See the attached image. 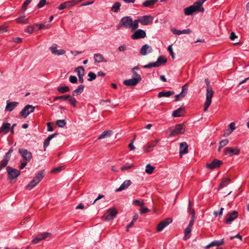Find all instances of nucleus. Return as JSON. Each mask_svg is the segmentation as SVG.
I'll return each instance as SVG.
<instances>
[{
    "mask_svg": "<svg viewBox=\"0 0 249 249\" xmlns=\"http://www.w3.org/2000/svg\"><path fill=\"white\" fill-rule=\"evenodd\" d=\"M171 31L173 34L176 35H180L181 34H189L192 33V31L190 29L179 30L175 28H173L171 29Z\"/></svg>",
    "mask_w": 249,
    "mask_h": 249,
    "instance_id": "aec40b11",
    "label": "nucleus"
},
{
    "mask_svg": "<svg viewBox=\"0 0 249 249\" xmlns=\"http://www.w3.org/2000/svg\"><path fill=\"white\" fill-rule=\"evenodd\" d=\"M117 213V211L115 208L109 209L107 211V214L105 215V219L107 221L113 219L115 217Z\"/></svg>",
    "mask_w": 249,
    "mask_h": 249,
    "instance_id": "f3484780",
    "label": "nucleus"
},
{
    "mask_svg": "<svg viewBox=\"0 0 249 249\" xmlns=\"http://www.w3.org/2000/svg\"><path fill=\"white\" fill-rule=\"evenodd\" d=\"M167 50L168 51V52H169L170 55H171L172 58L173 59H174L175 58V55H174V52H173V49H172V45H169L168 47Z\"/></svg>",
    "mask_w": 249,
    "mask_h": 249,
    "instance_id": "13d9d810",
    "label": "nucleus"
},
{
    "mask_svg": "<svg viewBox=\"0 0 249 249\" xmlns=\"http://www.w3.org/2000/svg\"><path fill=\"white\" fill-rule=\"evenodd\" d=\"M158 0H146L142 3V6L144 7H151L158 2Z\"/></svg>",
    "mask_w": 249,
    "mask_h": 249,
    "instance_id": "393cba45",
    "label": "nucleus"
},
{
    "mask_svg": "<svg viewBox=\"0 0 249 249\" xmlns=\"http://www.w3.org/2000/svg\"><path fill=\"white\" fill-rule=\"evenodd\" d=\"M51 235V233L47 232L39 233L33 239L32 243L34 244H37L41 240L50 237Z\"/></svg>",
    "mask_w": 249,
    "mask_h": 249,
    "instance_id": "9b49d317",
    "label": "nucleus"
},
{
    "mask_svg": "<svg viewBox=\"0 0 249 249\" xmlns=\"http://www.w3.org/2000/svg\"><path fill=\"white\" fill-rule=\"evenodd\" d=\"M132 204L136 206L142 207L144 203L142 200L135 199L132 201Z\"/></svg>",
    "mask_w": 249,
    "mask_h": 249,
    "instance_id": "49530a36",
    "label": "nucleus"
},
{
    "mask_svg": "<svg viewBox=\"0 0 249 249\" xmlns=\"http://www.w3.org/2000/svg\"><path fill=\"white\" fill-rule=\"evenodd\" d=\"M71 105H72L73 107H76L77 105V101L73 97H72L71 95H68L67 100Z\"/></svg>",
    "mask_w": 249,
    "mask_h": 249,
    "instance_id": "f704fd0d",
    "label": "nucleus"
},
{
    "mask_svg": "<svg viewBox=\"0 0 249 249\" xmlns=\"http://www.w3.org/2000/svg\"><path fill=\"white\" fill-rule=\"evenodd\" d=\"M35 107L30 105H26L23 109L20 111V114L21 116L25 118H26L31 113L34 111Z\"/></svg>",
    "mask_w": 249,
    "mask_h": 249,
    "instance_id": "9d476101",
    "label": "nucleus"
},
{
    "mask_svg": "<svg viewBox=\"0 0 249 249\" xmlns=\"http://www.w3.org/2000/svg\"><path fill=\"white\" fill-rule=\"evenodd\" d=\"M13 151V149L11 148L5 154L3 157L2 160H7V163H8L10 159V154Z\"/></svg>",
    "mask_w": 249,
    "mask_h": 249,
    "instance_id": "de8ad7c7",
    "label": "nucleus"
},
{
    "mask_svg": "<svg viewBox=\"0 0 249 249\" xmlns=\"http://www.w3.org/2000/svg\"><path fill=\"white\" fill-rule=\"evenodd\" d=\"M56 125L59 127H63L66 124L65 120H58L56 122Z\"/></svg>",
    "mask_w": 249,
    "mask_h": 249,
    "instance_id": "a18cd8bd",
    "label": "nucleus"
},
{
    "mask_svg": "<svg viewBox=\"0 0 249 249\" xmlns=\"http://www.w3.org/2000/svg\"><path fill=\"white\" fill-rule=\"evenodd\" d=\"M84 86L83 85H80L78 86L76 89L72 92L73 96H77L81 94L84 91Z\"/></svg>",
    "mask_w": 249,
    "mask_h": 249,
    "instance_id": "cd10ccee",
    "label": "nucleus"
},
{
    "mask_svg": "<svg viewBox=\"0 0 249 249\" xmlns=\"http://www.w3.org/2000/svg\"><path fill=\"white\" fill-rule=\"evenodd\" d=\"M7 160H2L0 163V171L4 168L5 167L7 164Z\"/></svg>",
    "mask_w": 249,
    "mask_h": 249,
    "instance_id": "603ef678",
    "label": "nucleus"
},
{
    "mask_svg": "<svg viewBox=\"0 0 249 249\" xmlns=\"http://www.w3.org/2000/svg\"><path fill=\"white\" fill-rule=\"evenodd\" d=\"M51 53L55 55H61L65 53L66 51L63 49L58 50L57 49V45L56 44H53L49 48Z\"/></svg>",
    "mask_w": 249,
    "mask_h": 249,
    "instance_id": "2eb2a0df",
    "label": "nucleus"
},
{
    "mask_svg": "<svg viewBox=\"0 0 249 249\" xmlns=\"http://www.w3.org/2000/svg\"><path fill=\"white\" fill-rule=\"evenodd\" d=\"M204 11V8L200 7L199 5L196 4V2L193 5L185 8L184 9V14L186 16L191 15L195 12H203Z\"/></svg>",
    "mask_w": 249,
    "mask_h": 249,
    "instance_id": "7ed1b4c3",
    "label": "nucleus"
},
{
    "mask_svg": "<svg viewBox=\"0 0 249 249\" xmlns=\"http://www.w3.org/2000/svg\"><path fill=\"white\" fill-rule=\"evenodd\" d=\"M183 110V108L182 107H180L178 109L173 111L172 113V116L174 117H178L181 116V113Z\"/></svg>",
    "mask_w": 249,
    "mask_h": 249,
    "instance_id": "4c0bfd02",
    "label": "nucleus"
},
{
    "mask_svg": "<svg viewBox=\"0 0 249 249\" xmlns=\"http://www.w3.org/2000/svg\"><path fill=\"white\" fill-rule=\"evenodd\" d=\"M112 134V132L111 130H106L104 131L98 138V139H103L106 137H109L111 136Z\"/></svg>",
    "mask_w": 249,
    "mask_h": 249,
    "instance_id": "7c9ffc66",
    "label": "nucleus"
},
{
    "mask_svg": "<svg viewBox=\"0 0 249 249\" xmlns=\"http://www.w3.org/2000/svg\"><path fill=\"white\" fill-rule=\"evenodd\" d=\"M16 20L18 23L24 24H27L29 22L28 18H25L22 16H20V17L18 18H17L16 19Z\"/></svg>",
    "mask_w": 249,
    "mask_h": 249,
    "instance_id": "2f4dec72",
    "label": "nucleus"
},
{
    "mask_svg": "<svg viewBox=\"0 0 249 249\" xmlns=\"http://www.w3.org/2000/svg\"><path fill=\"white\" fill-rule=\"evenodd\" d=\"M224 153L226 155H228V156L238 155L240 153V150L237 147L234 148L232 147H226L224 150Z\"/></svg>",
    "mask_w": 249,
    "mask_h": 249,
    "instance_id": "ddd939ff",
    "label": "nucleus"
},
{
    "mask_svg": "<svg viewBox=\"0 0 249 249\" xmlns=\"http://www.w3.org/2000/svg\"><path fill=\"white\" fill-rule=\"evenodd\" d=\"M57 90L61 93L67 92L70 90V88L68 86L59 87Z\"/></svg>",
    "mask_w": 249,
    "mask_h": 249,
    "instance_id": "37998d69",
    "label": "nucleus"
},
{
    "mask_svg": "<svg viewBox=\"0 0 249 249\" xmlns=\"http://www.w3.org/2000/svg\"><path fill=\"white\" fill-rule=\"evenodd\" d=\"M149 211V210L148 208H147L146 207H142L140 210V213L142 214L148 212Z\"/></svg>",
    "mask_w": 249,
    "mask_h": 249,
    "instance_id": "338daca9",
    "label": "nucleus"
},
{
    "mask_svg": "<svg viewBox=\"0 0 249 249\" xmlns=\"http://www.w3.org/2000/svg\"><path fill=\"white\" fill-rule=\"evenodd\" d=\"M18 153L22 157L23 161L30 162L33 158L32 153L27 149L24 148H19Z\"/></svg>",
    "mask_w": 249,
    "mask_h": 249,
    "instance_id": "0eeeda50",
    "label": "nucleus"
},
{
    "mask_svg": "<svg viewBox=\"0 0 249 249\" xmlns=\"http://www.w3.org/2000/svg\"><path fill=\"white\" fill-rule=\"evenodd\" d=\"M145 36V32L142 29H138L132 35L131 38L133 39L137 40L140 38H143Z\"/></svg>",
    "mask_w": 249,
    "mask_h": 249,
    "instance_id": "4468645a",
    "label": "nucleus"
},
{
    "mask_svg": "<svg viewBox=\"0 0 249 249\" xmlns=\"http://www.w3.org/2000/svg\"><path fill=\"white\" fill-rule=\"evenodd\" d=\"M69 81L71 83L75 84L77 82V78L75 76L71 75L69 77Z\"/></svg>",
    "mask_w": 249,
    "mask_h": 249,
    "instance_id": "bf43d9fd",
    "label": "nucleus"
},
{
    "mask_svg": "<svg viewBox=\"0 0 249 249\" xmlns=\"http://www.w3.org/2000/svg\"><path fill=\"white\" fill-rule=\"evenodd\" d=\"M222 161L216 159L213 160L212 162L208 163L206 165L207 168L210 169H213L219 167L222 164Z\"/></svg>",
    "mask_w": 249,
    "mask_h": 249,
    "instance_id": "dca6fc26",
    "label": "nucleus"
},
{
    "mask_svg": "<svg viewBox=\"0 0 249 249\" xmlns=\"http://www.w3.org/2000/svg\"><path fill=\"white\" fill-rule=\"evenodd\" d=\"M7 31L6 27L5 25L0 26V34Z\"/></svg>",
    "mask_w": 249,
    "mask_h": 249,
    "instance_id": "774afa93",
    "label": "nucleus"
},
{
    "mask_svg": "<svg viewBox=\"0 0 249 249\" xmlns=\"http://www.w3.org/2000/svg\"><path fill=\"white\" fill-rule=\"evenodd\" d=\"M144 68L148 69V68H151L152 67H158V66H157L156 63L155 62H151L150 63L147 65H145L143 66Z\"/></svg>",
    "mask_w": 249,
    "mask_h": 249,
    "instance_id": "864d4df0",
    "label": "nucleus"
},
{
    "mask_svg": "<svg viewBox=\"0 0 249 249\" xmlns=\"http://www.w3.org/2000/svg\"><path fill=\"white\" fill-rule=\"evenodd\" d=\"M133 167V164L126 163L125 165H123V166L121 167V170L122 171H124V170H127V169H130V168H131Z\"/></svg>",
    "mask_w": 249,
    "mask_h": 249,
    "instance_id": "3c124183",
    "label": "nucleus"
},
{
    "mask_svg": "<svg viewBox=\"0 0 249 249\" xmlns=\"http://www.w3.org/2000/svg\"><path fill=\"white\" fill-rule=\"evenodd\" d=\"M18 105L17 102H7L5 107V110L7 111H12Z\"/></svg>",
    "mask_w": 249,
    "mask_h": 249,
    "instance_id": "b1692460",
    "label": "nucleus"
},
{
    "mask_svg": "<svg viewBox=\"0 0 249 249\" xmlns=\"http://www.w3.org/2000/svg\"><path fill=\"white\" fill-rule=\"evenodd\" d=\"M224 210V208H221L220 210V211L219 212H217L216 211H214L213 212V215L215 216H219V217H221L222 215V213H223V211Z\"/></svg>",
    "mask_w": 249,
    "mask_h": 249,
    "instance_id": "052dcab7",
    "label": "nucleus"
},
{
    "mask_svg": "<svg viewBox=\"0 0 249 249\" xmlns=\"http://www.w3.org/2000/svg\"><path fill=\"white\" fill-rule=\"evenodd\" d=\"M32 0H26L23 3L22 8L25 10L27 8L28 5L31 2Z\"/></svg>",
    "mask_w": 249,
    "mask_h": 249,
    "instance_id": "4d7b16f0",
    "label": "nucleus"
},
{
    "mask_svg": "<svg viewBox=\"0 0 249 249\" xmlns=\"http://www.w3.org/2000/svg\"><path fill=\"white\" fill-rule=\"evenodd\" d=\"M213 95V91L212 88L208 87L206 89V98L204 104V111L205 112L208 110V107L210 106L212 102V98Z\"/></svg>",
    "mask_w": 249,
    "mask_h": 249,
    "instance_id": "39448f33",
    "label": "nucleus"
},
{
    "mask_svg": "<svg viewBox=\"0 0 249 249\" xmlns=\"http://www.w3.org/2000/svg\"><path fill=\"white\" fill-rule=\"evenodd\" d=\"M167 61V60L165 58H164L163 56H160L157 61L155 62V63L157 64V66L158 67L160 66L163 64H164Z\"/></svg>",
    "mask_w": 249,
    "mask_h": 249,
    "instance_id": "72a5a7b5",
    "label": "nucleus"
},
{
    "mask_svg": "<svg viewBox=\"0 0 249 249\" xmlns=\"http://www.w3.org/2000/svg\"><path fill=\"white\" fill-rule=\"evenodd\" d=\"M8 178L10 180H12L17 178L20 175V171L18 169L13 168L10 166L6 167Z\"/></svg>",
    "mask_w": 249,
    "mask_h": 249,
    "instance_id": "6e6552de",
    "label": "nucleus"
},
{
    "mask_svg": "<svg viewBox=\"0 0 249 249\" xmlns=\"http://www.w3.org/2000/svg\"><path fill=\"white\" fill-rule=\"evenodd\" d=\"M156 146L155 143L148 144L147 146L143 147V150L144 152H149L152 150V148Z\"/></svg>",
    "mask_w": 249,
    "mask_h": 249,
    "instance_id": "c9c22d12",
    "label": "nucleus"
},
{
    "mask_svg": "<svg viewBox=\"0 0 249 249\" xmlns=\"http://www.w3.org/2000/svg\"><path fill=\"white\" fill-rule=\"evenodd\" d=\"M184 96L185 94H182V93L180 92L179 94H177L175 96V101H178L180 98L184 97Z\"/></svg>",
    "mask_w": 249,
    "mask_h": 249,
    "instance_id": "0e129e2a",
    "label": "nucleus"
},
{
    "mask_svg": "<svg viewBox=\"0 0 249 249\" xmlns=\"http://www.w3.org/2000/svg\"><path fill=\"white\" fill-rule=\"evenodd\" d=\"M229 143V141L227 139H224L221 141L219 142L220 148H223L225 146H226Z\"/></svg>",
    "mask_w": 249,
    "mask_h": 249,
    "instance_id": "6e6d98bb",
    "label": "nucleus"
},
{
    "mask_svg": "<svg viewBox=\"0 0 249 249\" xmlns=\"http://www.w3.org/2000/svg\"><path fill=\"white\" fill-rule=\"evenodd\" d=\"M38 26V24H35L34 25L29 26L25 30V32L29 34H32L36 31V26Z\"/></svg>",
    "mask_w": 249,
    "mask_h": 249,
    "instance_id": "e433bc0d",
    "label": "nucleus"
},
{
    "mask_svg": "<svg viewBox=\"0 0 249 249\" xmlns=\"http://www.w3.org/2000/svg\"><path fill=\"white\" fill-rule=\"evenodd\" d=\"M94 59L95 62L101 63L102 62H107L106 60H104V58L102 54L100 53H95L94 54Z\"/></svg>",
    "mask_w": 249,
    "mask_h": 249,
    "instance_id": "bb28decb",
    "label": "nucleus"
},
{
    "mask_svg": "<svg viewBox=\"0 0 249 249\" xmlns=\"http://www.w3.org/2000/svg\"><path fill=\"white\" fill-rule=\"evenodd\" d=\"M152 51V49L150 46L147 44H145L142 46L141 49L140 53L142 55H146L148 53H151Z\"/></svg>",
    "mask_w": 249,
    "mask_h": 249,
    "instance_id": "6ab92c4d",
    "label": "nucleus"
},
{
    "mask_svg": "<svg viewBox=\"0 0 249 249\" xmlns=\"http://www.w3.org/2000/svg\"><path fill=\"white\" fill-rule=\"evenodd\" d=\"M154 169L155 167L154 166L148 164L146 166L145 172L148 174H151L153 172Z\"/></svg>",
    "mask_w": 249,
    "mask_h": 249,
    "instance_id": "a19ab883",
    "label": "nucleus"
},
{
    "mask_svg": "<svg viewBox=\"0 0 249 249\" xmlns=\"http://www.w3.org/2000/svg\"><path fill=\"white\" fill-rule=\"evenodd\" d=\"M132 182L130 180H125L121 186L117 189H116V192H120L124 190L127 189L131 184Z\"/></svg>",
    "mask_w": 249,
    "mask_h": 249,
    "instance_id": "5701e85b",
    "label": "nucleus"
},
{
    "mask_svg": "<svg viewBox=\"0 0 249 249\" xmlns=\"http://www.w3.org/2000/svg\"><path fill=\"white\" fill-rule=\"evenodd\" d=\"M123 27L126 29L131 28L133 31L138 28L137 21H133L129 16L124 17L121 19L120 23L117 26L118 29Z\"/></svg>",
    "mask_w": 249,
    "mask_h": 249,
    "instance_id": "f257e3e1",
    "label": "nucleus"
},
{
    "mask_svg": "<svg viewBox=\"0 0 249 249\" xmlns=\"http://www.w3.org/2000/svg\"><path fill=\"white\" fill-rule=\"evenodd\" d=\"M88 76L89 78L88 79V80L91 81L96 78V75L94 72L90 71L88 73Z\"/></svg>",
    "mask_w": 249,
    "mask_h": 249,
    "instance_id": "09e8293b",
    "label": "nucleus"
},
{
    "mask_svg": "<svg viewBox=\"0 0 249 249\" xmlns=\"http://www.w3.org/2000/svg\"><path fill=\"white\" fill-rule=\"evenodd\" d=\"M224 239H222L220 240H214V241H213L212 242H211L208 245L206 246L205 247V249H209L210 248H211V247H214V246L219 247V246H220L221 245H222L224 244Z\"/></svg>",
    "mask_w": 249,
    "mask_h": 249,
    "instance_id": "4be33fe9",
    "label": "nucleus"
},
{
    "mask_svg": "<svg viewBox=\"0 0 249 249\" xmlns=\"http://www.w3.org/2000/svg\"><path fill=\"white\" fill-rule=\"evenodd\" d=\"M44 177V170H41L38 172L33 179L26 186V189L28 190H31L34 188L42 179Z\"/></svg>",
    "mask_w": 249,
    "mask_h": 249,
    "instance_id": "f03ea898",
    "label": "nucleus"
},
{
    "mask_svg": "<svg viewBox=\"0 0 249 249\" xmlns=\"http://www.w3.org/2000/svg\"><path fill=\"white\" fill-rule=\"evenodd\" d=\"M57 133H54L53 134H51L49 135L47 139L44 141V143H43V146L45 149H46V148L49 145L50 141L56 135H57Z\"/></svg>",
    "mask_w": 249,
    "mask_h": 249,
    "instance_id": "c756f323",
    "label": "nucleus"
},
{
    "mask_svg": "<svg viewBox=\"0 0 249 249\" xmlns=\"http://www.w3.org/2000/svg\"><path fill=\"white\" fill-rule=\"evenodd\" d=\"M195 221V212L193 210V215L191 217V220L189 221V223L188 225V227L192 228L193 225H194Z\"/></svg>",
    "mask_w": 249,
    "mask_h": 249,
    "instance_id": "5fc2aeb1",
    "label": "nucleus"
},
{
    "mask_svg": "<svg viewBox=\"0 0 249 249\" xmlns=\"http://www.w3.org/2000/svg\"><path fill=\"white\" fill-rule=\"evenodd\" d=\"M192 230V228L187 227L184 230V236L183 237V239L186 240L189 239L191 236V232Z\"/></svg>",
    "mask_w": 249,
    "mask_h": 249,
    "instance_id": "473e14b6",
    "label": "nucleus"
},
{
    "mask_svg": "<svg viewBox=\"0 0 249 249\" xmlns=\"http://www.w3.org/2000/svg\"><path fill=\"white\" fill-rule=\"evenodd\" d=\"M134 77L124 81V84L127 86H134L136 85L142 80L140 74L134 72Z\"/></svg>",
    "mask_w": 249,
    "mask_h": 249,
    "instance_id": "20e7f679",
    "label": "nucleus"
},
{
    "mask_svg": "<svg viewBox=\"0 0 249 249\" xmlns=\"http://www.w3.org/2000/svg\"><path fill=\"white\" fill-rule=\"evenodd\" d=\"M153 17L151 16H143L140 17L138 19H136L137 21L138 25L139 26V22H140L143 25H147L150 23L152 22L153 20Z\"/></svg>",
    "mask_w": 249,
    "mask_h": 249,
    "instance_id": "1a4fd4ad",
    "label": "nucleus"
},
{
    "mask_svg": "<svg viewBox=\"0 0 249 249\" xmlns=\"http://www.w3.org/2000/svg\"><path fill=\"white\" fill-rule=\"evenodd\" d=\"M188 144L185 142H182L180 144L179 147V156L180 157L182 155L188 153Z\"/></svg>",
    "mask_w": 249,
    "mask_h": 249,
    "instance_id": "412c9836",
    "label": "nucleus"
},
{
    "mask_svg": "<svg viewBox=\"0 0 249 249\" xmlns=\"http://www.w3.org/2000/svg\"><path fill=\"white\" fill-rule=\"evenodd\" d=\"M69 94L64 95L60 96H56L54 98L53 101H56L57 100L61 99L63 100H67L68 99V96Z\"/></svg>",
    "mask_w": 249,
    "mask_h": 249,
    "instance_id": "8fccbe9b",
    "label": "nucleus"
},
{
    "mask_svg": "<svg viewBox=\"0 0 249 249\" xmlns=\"http://www.w3.org/2000/svg\"><path fill=\"white\" fill-rule=\"evenodd\" d=\"M174 92L173 91H162L158 93V97L161 98L162 97H169L171 95H173Z\"/></svg>",
    "mask_w": 249,
    "mask_h": 249,
    "instance_id": "c85d7f7f",
    "label": "nucleus"
},
{
    "mask_svg": "<svg viewBox=\"0 0 249 249\" xmlns=\"http://www.w3.org/2000/svg\"><path fill=\"white\" fill-rule=\"evenodd\" d=\"M229 127L230 129V131L229 132V133H231L236 128L235 126V123L233 122L230 123V124L229 125Z\"/></svg>",
    "mask_w": 249,
    "mask_h": 249,
    "instance_id": "680f3d73",
    "label": "nucleus"
},
{
    "mask_svg": "<svg viewBox=\"0 0 249 249\" xmlns=\"http://www.w3.org/2000/svg\"><path fill=\"white\" fill-rule=\"evenodd\" d=\"M66 4V8H70L71 7L75 5L76 4L75 0H71L69 1H67L65 2Z\"/></svg>",
    "mask_w": 249,
    "mask_h": 249,
    "instance_id": "79ce46f5",
    "label": "nucleus"
},
{
    "mask_svg": "<svg viewBox=\"0 0 249 249\" xmlns=\"http://www.w3.org/2000/svg\"><path fill=\"white\" fill-rule=\"evenodd\" d=\"M10 126V123H3L0 128V133L3 132L4 134L7 133L9 131Z\"/></svg>",
    "mask_w": 249,
    "mask_h": 249,
    "instance_id": "a878e982",
    "label": "nucleus"
},
{
    "mask_svg": "<svg viewBox=\"0 0 249 249\" xmlns=\"http://www.w3.org/2000/svg\"><path fill=\"white\" fill-rule=\"evenodd\" d=\"M230 182V179L228 178H225L223 179L221 183V184L219 185L220 188H222L225 186H226L227 185H228Z\"/></svg>",
    "mask_w": 249,
    "mask_h": 249,
    "instance_id": "c03bdc74",
    "label": "nucleus"
},
{
    "mask_svg": "<svg viewBox=\"0 0 249 249\" xmlns=\"http://www.w3.org/2000/svg\"><path fill=\"white\" fill-rule=\"evenodd\" d=\"M121 6V3L119 2H116L114 3L111 7V10L114 12L117 13L119 11Z\"/></svg>",
    "mask_w": 249,
    "mask_h": 249,
    "instance_id": "ea45409f",
    "label": "nucleus"
},
{
    "mask_svg": "<svg viewBox=\"0 0 249 249\" xmlns=\"http://www.w3.org/2000/svg\"><path fill=\"white\" fill-rule=\"evenodd\" d=\"M46 0H40L37 4V7L38 8L42 7L46 4Z\"/></svg>",
    "mask_w": 249,
    "mask_h": 249,
    "instance_id": "e2e57ef3",
    "label": "nucleus"
},
{
    "mask_svg": "<svg viewBox=\"0 0 249 249\" xmlns=\"http://www.w3.org/2000/svg\"><path fill=\"white\" fill-rule=\"evenodd\" d=\"M172 221V219L170 218H168L164 220L161 221L157 226V231H162L166 227H167Z\"/></svg>",
    "mask_w": 249,
    "mask_h": 249,
    "instance_id": "f8f14e48",
    "label": "nucleus"
},
{
    "mask_svg": "<svg viewBox=\"0 0 249 249\" xmlns=\"http://www.w3.org/2000/svg\"><path fill=\"white\" fill-rule=\"evenodd\" d=\"M75 71L77 72L78 76H84L85 70L82 66L77 67Z\"/></svg>",
    "mask_w": 249,
    "mask_h": 249,
    "instance_id": "58836bf2",
    "label": "nucleus"
},
{
    "mask_svg": "<svg viewBox=\"0 0 249 249\" xmlns=\"http://www.w3.org/2000/svg\"><path fill=\"white\" fill-rule=\"evenodd\" d=\"M185 128L181 124H177L174 127L170 128V136H175L182 134L185 131Z\"/></svg>",
    "mask_w": 249,
    "mask_h": 249,
    "instance_id": "423d86ee",
    "label": "nucleus"
},
{
    "mask_svg": "<svg viewBox=\"0 0 249 249\" xmlns=\"http://www.w3.org/2000/svg\"><path fill=\"white\" fill-rule=\"evenodd\" d=\"M238 213L236 211H233L230 213L228 218L225 220V223L227 224H231V222L237 217Z\"/></svg>",
    "mask_w": 249,
    "mask_h": 249,
    "instance_id": "a211bd4d",
    "label": "nucleus"
},
{
    "mask_svg": "<svg viewBox=\"0 0 249 249\" xmlns=\"http://www.w3.org/2000/svg\"><path fill=\"white\" fill-rule=\"evenodd\" d=\"M22 39L19 37H15L13 38V41L16 43H20L22 41Z\"/></svg>",
    "mask_w": 249,
    "mask_h": 249,
    "instance_id": "69168bd1",
    "label": "nucleus"
}]
</instances>
